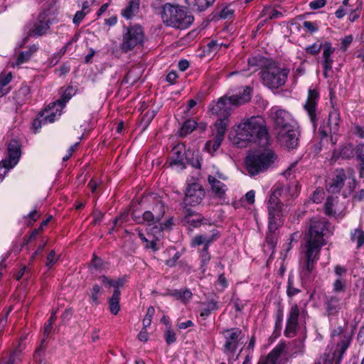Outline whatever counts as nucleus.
I'll list each match as a JSON object with an SVG mask.
<instances>
[{
  "label": "nucleus",
  "mask_w": 364,
  "mask_h": 364,
  "mask_svg": "<svg viewBox=\"0 0 364 364\" xmlns=\"http://www.w3.org/2000/svg\"><path fill=\"white\" fill-rule=\"evenodd\" d=\"M356 158L360 162V166L364 167V152L360 148H357L355 151Z\"/></svg>",
  "instance_id": "64"
},
{
  "label": "nucleus",
  "mask_w": 364,
  "mask_h": 364,
  "mask_svg": "<svg viewBox=\"0 0 364 364\" xmlns=\"http://www.w3.org/2000/svg\"><path fill=\"white\" fill-rule=\"evenodd\" d=\"M50 21L47 11H43L38 16L36 21L33 23L32 28L28 32V36H33L38 37L47 33L50 28Z\"/></svg>",
  "instance_id": "17"
},
{
  "label": "nucleus",
  "mask_w": 364,
  "mask_h": 364,
  "mask_svg": "<svg viewBox=\"0 0 364 364\" xmlns=\"http://www.w3.org/2000/svg\"><path fill=\"white\" fill-rule=\"evenodd\" d=\"M289 70L276 63H267L259 73L263 84L269 89H277L287 81Z\"/></svg>",
  "instance_id": "4"
},
{
  "label": "nucleus",
  "mask_w": 364,
  "mask_h": 364,
  "mask_svg": "<svg viewBox=\"0 0 364 364\" xmlns=\"http://www.w3.org/2000/svg\"><path fill=\"white\" fill-rule=\"evenodd\" d=\"M76 93V89L73 86L68 87L63 92L60 99L50 103L48 107L43 110V117L47 122H53L62 114V110L66 103Z\"/></svg>",
  "instance_id": "6"
},
{
  "label": "nucleus",
  "mask_w": 364,
  "mask_h": 364,
  "mask_svg": "<svg viewBox=\"0 0 364 364\" xmlns=\"http://www.w3.org/2000/svg\"><path fill=\"white\" fill-rule=\"evenodd\" d=\"M120 291H114L112 296L109 299V308L110 312L114 315H117L120 310Z\"/></svg>",
  "instance_id": "35"
},
{
  "label": "nucleus",
  "mask_w": 364,
  "mask_h": 364,
  "mask_svg": "<svg viewBox=\"0 0 364 364\" xmlns=\"http://www.w3.org/2000/svg\"><path fill=\"white\" fill-rule=\"evenodd\" d=\"M162 18L168 26L181 29L186 28L193 21V16L187 9L168 3L163 6Z\"/></svg>",
  "instance_id": "3"
},
{
  "label": "nucleus",
  "mask_w": 364,
  "mask_h": 364,
  "mask_svg": "<svg viewBox=\"0 0 364 364\" xmlns=\"http://www.w3.org/2000/svg\"><path fill=\"white\" fill-rule=\"evenodd\" d=\"M58 260V256L55 252L52 250L47 257L46 265L48 268H51Z\"/></svg>",
  "instance_id": "50"
},
{
  "label": "nucleus",
  "mask_w": 364,
  "mask_h": 364,
  "mask_svg": "<svg viewBox=\"0 0 364 364\" xmlns=\"http://www.w3.org/2000/svg\"><path fill=\"white\" fill-rule=\"evenodd\" d=\"M341 122L340 112L337 109L333 108L329 112L328 126L320 128L319 132L321 136L320 145L323 146L324 141H328V134H336L339 131V124ZM321 147H320V150Z\"/></svg>",
  "instance_id": "13"
},
{
  "label": "nucleus",
  "mask_w": 364,
  "mask_h": 364,
  "mask_svg": "<svg viewBox=\"0 0 364 364\" xmlns=\"http://www.w3.org/2000/svg\"><path fill=\"white\" fill-rule=\"evenodd\" d=\"M218 309V303L214 300L208 301L205 304V306L202 309L200 316H208L210 315V312L215 311Z\"/></svg>",
  "instance_id": "44"
},
{
  "label": "nucleus",
  "mask_w": 364,
  "mask_h": 364,
  "mask_svg": "<svg viewBox=\"0 0 364 364\" xmlns=\"http://www.w3.org/2000/svg\"><path fill=\"white\" fill-rule=\"evenodd\" d=\"M318 99V91L314 88H309L308 92V97L304 105V108L309 115L314 129H316L317 126L318 119L316 117V107Z\"/></svg>",
  "instance_id": "15"
},
{
  "label": "nucleus",
  "mask_w": 364,
  "mask_h": 364,
  "mask_svg": "<svg viewBox=\"0 0 364 364\" xmlns=\"http://www.w3.org/2000/svg\"><path fill=\"white\" fill-rule=\"evenodd\" d=\"M269 214V230L270 232H274L281 225L282 218L288 213L287 206L282 203H268L267 205Z\"/></svg>",
  "instance_id": "11"
},
{
  "label": "nucleus",
  "mask_w": 364,
  "mask_h": 364,
  "mask_svg": "<svg viewBox=\"0 0 364 364\" xmlns=\"http://www.w3.org/2000/svg\"><path fill=\"white\" fill-rule=\"evenodd\" d=\"M237 349L236 343H225L224 346L225 352L228 354L234 353Z\"/></svg>",
  "instance_id": "63"
},
{
  "label": "nucleus",
  "mask_w": 364,
  "mask_h": 364,
  "mask_svg": "<svg viewBox=\"0 0 364 364\" xmlns=\"http://www.w3.org/2000/svg\"><path fill=\"white\" fill-rule=\"evenodd\" d=\"M299 292H300V290L297 288H295L293 286L292 281L291 280L290 278H289L288 287H287V295L291 297V296L296 295Z\"/></svg>",
  "instance_id": "55"
},
{
  "label": "nucleus",
  "mask_w": 364,
  "mask_h": 364,
  "mask_svg": "<svg viewBox=\"0 0 364 364\" xmlns=\"http://www.w3.org/2000/svg\"><path fill=\"white\" fill-rule=\"evenodd\" d=\"M30 94V88L27 85L22 86L16 93L15 100L18 103H23L28 99Z\"/></svg>",
  "instance_id": "40"
},
{
  "label": "nucleus",
  "mask_w": 364,
  "mask_h": 364,
  "mask_svg": "<svg viewBox=\"0 0 364 364\" xmlns=\"http://www.w3.org/2000/svg\"><path fill=\"white\" fill-rule=\"evenodd\" d=\"M55 319V314H53L50 318L45 323L44 327H43V334H44V338L48 339L49 335L51 333L52 331V326Z\"/></svg>",
  "instance_id": "47"
},
{
  "label": "nucleus",
  "mask_w": 364,
  "mask_h": 364,
  "mask_svg": "<svg viewBox=\"0 0 364 364\" xmlns=\"http://www.w3.org/2000/svg\"><path fill=\"white\" fill-rule=\"evenodd\" d=\"M252 89L249 86L243 87L242 91L238 94L230 96L235 105L240 106L250 100Z\"/></svg>",
  "instance_id": "30"
},
{
  "label": "nucleus",
  "mask_w": 364,
  "mask_h": 364,
  "mask_svg": "<svg viewBox=\"0 0 364 364\" xmlns=\"http://www.w3.org/2000/svg\"><path fill=\"white\" fill-rule=\"evenodd\" d=\"M102 294L103 289L102 287L97 284H93L92 287L87 293L89 297V302L92 305H99L100 304V297Z\"/></svg>",
  "instance_id": "34"
},
{
  "label": "nucleus",
  "mask_w": 364,
  "mask_h": 364,
  "mask_svg": "<svg viewBox=\"0 0 364 364\" xmlns=\"http://www.w3.org/2000/svg\"><path fill=\"white\" fill-rule=\"evenodd\" d=\"M185 146L182 144L175 146L171 151L170 165L176 166L181 169L185 168Z\"/></svg>",
  "instance_id": "23"
},
{
  "label": "nucleus",
  "mask_w": 364,
  "mask_h": 364,
  "mask_svg": "<svg viewBox=\"0 0 364 364\" xmlns=\"http://www.w3.org/2000/svg\"><path fill=\"white\" fill-rule=\"evenodd\" d=\"M349 343H330L315 364H341Z\"/></svg>",
  "instance_id": "8"
},
{
  "label": "nucleus",
  "mask_w": 364,
  "mask_h": 364,
  "mask_svg": "<svg viewBox=\"0 0 364 364\" xmlns=\"http://www.w3.org/2000/svg\"><path fill=\"white\" fill-rule=\"evenodd\" d=\"M21 156V148L17 140H11L8 145V158L4 160V164L9 168H14Z\"/></svg>",
  "instance_id": "22"
},
{
  "label": "nucleus",
  "mask_w": 364,
  "mask_h": 364,
  "mask_svg": "<svg viewBox=\"0 0 364 364\" xmlns=\"http://www.w3.org/2000/svg\"><path fill=\"white\" fill-rule=\"evenodd\" d=\"M215 0H185L186 4L193 10L203 11L211 6Z\"/></svg>",
  "instance_id": "31"
},
{
  "label": "nucleus",
  "mask_w": 364,
  "mask_h": 364,
  "mask_svg": "<svg viewBox=\"0 0 364 364\" xmlns=\"http://www.w3.org/2000/svg\"><path fill=\"white\" fill-rule=\"evenodd\" d=\"M353 41V37L352 35H348L343 38L341 41V49L342 51H346Z\"/></svg>",
  "instance_id": "53"
},
{
  "label": "nucleus",
  "mask_w": 364,
  "mask_h": 364,
  "mask_svg": "<svg viewBox=\"0 0 364 364\" xmlns=\"http://www.w3.org/2000/svg\"><path fill=\"white\" fill-rule=\"evenodd\" d=\"M154 314H155L154 308L153 306H149L147 309L146 314L143 319V327L144 328H146L147 327H149L151 325L152 318L154 316Z\"/></svg>",
  "instance_id": "48"
},
{
  "label": "nucleus",
  "mask_w": 364,
  "mask_h": 364,
  "mask_svg": "<svg viewBox=\"0 0 364 364\" xmlns=\"http://www.w3.org/2000/svg\"><path fill=\"white\" fill-rule=\"evenodd\" d=\"M277 137L279 143L287 149H294L298 145L299 132L294 126L289 129L277 130Z\"/></svg>",
  "instance_id": "16"
},
{
  "label": "nucleus",
  "mask_w": 364,
  "mask_h": 364,
  "mask_svg": "<svg viewBox=\"0 0 364 364\" xmlns=\"http://www.w3.org/2000/svg\"><path fill=\"white\" fill-rule=\"evenodd\" d=\"M287 193V187L282 184H276L272 189L268 203H273L274 205L275 203H282L281 199L285 200Z\"/></svg>",
  "instance_id": "28"
},
{
  "label": "nucleus",
  "mask_w": 364,
  "mask_h": 364,
  "mask_svg": "<svg viewBox=\"0 0 364 364\" xmlns=\"http://www.w3.org/2000/svg\"><path fill=\"white\" fill-rule=\"evenodd\" d=\"M208 181L210 185L213 198L218 200V203H222L224 202L228 190L226 185L212 176H208Z\"/></svg>",
  "instance_id": "21"
},
{
  "label": "nucleus",
  "mask_w": 364,
  "mask_h": 364,
  "mask_svg": "<svg viewBox=\"0 0 364 364\" xmlns=\"http://www.w3.org/2000/svg\"><path fill=\"white\" fill-rule=\"evenodd\" d=\"M345 181L347 182L350 191L355 188V182L353 170L350 168L346 170L343 168L336 169L333 177L327 184V191L331 193H338L343 188Z\"/></svg>",
  "instance_id": "7"
},
{
  "label": "nucleus",
  "mask_w": 364,
  "mask_h": 364,
  "mask_svg": "<svg viewBox=\"0 0 364 364\" xmlns=\"http://www.w3.org/2000/svg\"><path fill=\"white\" fill-rule=\"evenodd\" d=\"M154 211L155 213H153L151 211L144 212L141 218L142 223L146 222L149 225L159 223L164 215V207L161 203H159L156 204L154 208Z\"/></svg>",
  "instance_id": "25"
},
{
  "label": "nucleus",
  "mask_w": 364,
  "mask_h": 364,
  "mask_svg": "<svg viewBox=\"0 0 364 364\" xmlns=\"http://www.w3.org/2000/svg\"><path fill=\"white\" fill-rule=\"evenodd\" d=\"M31 56V50H26V51L21 52L17 58L16 65H19L22 63H26V61H28L29 60Z\"/></svg>",
  "instance_id": "52"
},
{
  "label": "nucleus",
  "mask_w": 364,
  "mask_h": 364,
  "mask_svg": "<svg viewBox=\"0 0 364 364\" xmlns=\"http://www.w3.org/2000/svg\"><path fill=\"white\" fill-rule=\"evenodd\" d=\"M303 26L311 33H314L318 30V26L315 22L304 21Z\"/></svg>",
  "instance_id": "57"
},
{
  "label": "nucleus",
  "mask_w": 364,
  "mask_h": 364,
  "mask_svg": "<svg viewBox=\"0 0 364 364\" xmlns=\"http://www.w3.org/2000/svg\"><path fill=\"white\" fill-rule=\"evenodd\" d=\"M235 102L230 97L223 96L213 106L211 112L213 114L218 117L216 122H225V126H228V117L230 115L234 107Z\"/></svg>",
  "instance_id": "10"
},
{
  "label": "nucleus",
  "mask_w": 364,
  "mask_h": 364,
  "mask_svg": "<svg viewBox=\"0 0 364 364\" xmlns=\"http://www.w3.org/2000/svg\"><path fill=\"white\" fill-rule=\"evenodd\" d=\"M322 43H315L306 48V51L311 55H316L319 53L321 49L323 50Z\"/></svg>",
  "instance_id": "51"
},
{
  "label": "nucleus",
  "mask_w": 364,
  "mask_h": 364,
  "mask_svg": "<svg viewBox=\"0 0 364 364\" xmlns=\"http://www.w3.org/2000/svg\"><path fill=\"white\" fill-rule=\"evenodd\" d=\"M261 16L265 17L266 19L279 18L282 16V13L275 9L266 7L262 10Z\"/></svg>",
  "instance_id": "38"
},
{
  "label": "nucleus",
  "mask_w": 364,
  "mask_h": 364,
  "mask_svg": "<svg viewBox=\"0 0 364 364\" xmlns=\"http://www.w3.org/2000/svg\"><path fill=\"white\" fill-rule=\"evenodd\" d=\"M233 143L245 146L250 143L265 146L269 144V134L264 119L260 116L252 117L240 122L235 128Z\"/></svg>",
  "instance_id": "2"
},
{
  "label": "nucleus",
  "mask_w": 364,
  "mask_h": 364,
  "mask_svg": "<svg viewBox=\"0 0 364 364\" xmlns=\"http://www.w3.org/2000/svg\"><path fill=\"white\" fill-rule=\"evenodd\" d=\"M269 115L275 123L277 130L289 129L294 126L291 114L279 106L272 107L269 111Z\"/></svg>",
  "instance_id": "14"
},
{
  "label": "nucleus",
  "mask_w": 364,
  "mask_h": 364,
  "mask_svg": "<svg viewBox=\"0 0 364 364\" xmlns=\"http://www.w3.org/2000/svg\"><path fill=\"white\" fill-rule=\"evenodd\" d=\"M183 220L185 223L193 228H197L200 225L203 218L200 215L186 208V215Z\"/></svg>",
  "instance_id": "33"
},
{
  "label": "nucleus",
  "mask_w": 364,
  "mask_h": 364,
  "mask_svg": "<svg viewBox=\"0 0 364 364\" xmlns=\"http://www.w3.org/2000/svg\"><path fill=\"white\" fill-rule=\"evenodd\" d=\"M138 69H133L128 72L127 75L124 77L122 80L123 84H130L134 85L136 83L139 79V73H137Z\"/></svg>",
  "instance_id": "41"
},
{
  "label": "nucleus",
  "mask_w": 364,
  "mask_h": 364,
  "mask_svg": "<svg viewBox=\"0 0 364 364\" xmlns=\"http://www.w3.org/2000/svg\"><path fill=\"white\" fill-rule=\"evenodd\" d=\"M335 51V48L332 47L331 43L325 42L323 45L322 53V65L324 70H331L333 60L332 55Z\"/></svg>",
  "instance_id": "26"
},
{
  "label": "nucleus",
  "mask_w": 364,
  "mask_h": 364,
  "mask_svg": "<svg viewBox=\"0 0 364 364\" xmlns=\"http://www.w3.org/2000/svg\"><path fill=\"white\" fill-rule=\"evenodd\" d=\"M207 247H203L200 253V269L202 273H204L206 270V266L210 260V255L208 251Z\"/></svg>",
  "instance_id": "42"
},
{
  "label": "nucleus",
  "mask_w": 364,
  "mask_h": 364,
  "mask_svg": "<svg viewBox=\"0 0 364 364\" xmlns=\"http://www.w3.org/2000/svg\"><path fill=\"white\" fill-rule=\"evenodd\" d=\"M140 0H129L127 6L122 10V16L127 19H132L139 13Z\"/></svg>",
  "instance_id": "29"
},
{
  "label": "nucleus",
  "mask_w": 364,
  "mask_h": 364,
  "mask_svg": "<svg viewBox=\"0 0 364 364\" xmlns=\"http://www.w3.org/2000/svg\"><path fill=\"white\" fill-rule=\"evenodd\" d=\"M233 14V11L230 7H225L222 9L220 14L221 18H230Z\"/></svg>",
  "instance_id": "61"
},
{
  "label": "nucleus",
  "mask_w": 364,
  "mask_h": 364,
  "mask_svg": "<svg viewBox=\"0 0 364 364\" xmlns=\"http://www.w3.org/2000/svg\"><path fill=\"white\" fill-rule=\"evenodd\" d=\"M197 123L194 120H187L183 124L181 129V134L186 135L187 134L193 131L196 127Z\"/></svg>",
  "instance_id": "46"
},
{
  "label": "nucleus",
  "mask_w": 364,
  "mask_h": 364,
  "mask_svg": "<svg viewBox=\"0 0 364 364\" xmlns=\"http://www.w3.org/2000/svg\"><path fill=\"white\" fill-rule=\"evenodd\" d=\"M144 38V33L141 26L134 25L125 28L123 32L121 48L124 52L132 50L135 47L141 45Z\"/></svg>",
  "instance_id": "9"
},
{
  "label": "nucleus",
  "mask_w": 364,
  "mask_h": 364,
  "mask_svg": "<svg viewBox=\"0 0 364 364\" xmlns=\"http://www.w3.org/2000/svg\"><path fill=\"white\" fill-rule=\"evenodd\" d=\"M326 4V0H314L310 2L309 6L311 9L316 10L322 8Z\"/></svg>",
  "instance_id": "58"
},
{
  "label": "nucleus",
  "mask_w": 364,
  "mask_h": 364,
  "mask_svg": "<svg viewBox=\"0 0 364 364\" xmlns=\"http://www.w3.org/2000/svg\"><path fill=\"white\" fill-rule=\"evenodd\" d=\"M299 313V309L296 304H294L291 306L284 331V334L287 338H291L296 333Z\"/></svg>",
  "instance_id": "20"
},
{
  "label": "nucleus",
  "mask_w": 364,
  "mask_h": 364,
  "mask_svg": "<svg viewBox=\"0 0 364 364\" xmlns=\"http://www.w3.org/2000/svg\"><path fill=\"white\" fill-rule=\"evenodd\" d=\"M223 334L228 341H237L245 338V331L238 328H232L224 330Z\"/></svg>",
  "instance_id": "32"
},
{
  "label": "nucleus",
  "mask_w": 364,
  "mask_h": 364,
  "mask_svg": "<svg viewBox=\"0 0 364 364\" xmlns=\"http://www.w3.org/2000/svg\"><path fill=\"white\" fill-rule=\"evenodd\" d=\"M171 295L183 302L190 300L192 297V293L188 289H176L171 293Z\"/></svg>",
  "instance_id": "37"
},
{
  "label": "nucleus",
  "mask_w": 364,
  "mask_h": 364,
  "mask_svg": "<svg viewBox=\"0 0 364 364\" xmlns=\"http://www.w3.org/2000/svg\"><path fill=\"white\" fill-rule=\"evenodd\" d=\"M323 192L322 190H316L314 192L311 200L314 203H318L323 199Z\"/></svg>",
  "instance_id": "59"
},
{
  "label": "nucleus",
  "mask_w": 364,
  "mask_h": 364,
  "mask_svg": "<svg viewBox=\"0 0 364 364\" xmlns=\"http://www.w3.org/2000/svg\"><path fill=\"white\" fill-rule=\"evenodd\" d=\"M219 237L218 232L216 230L213 231L210 235H196L192 239L191 245L193 247L200 246L204 244V247L208 248L210 244L216 240Z\"/></svg>",
  "instance_id": "27"
},
{
  "label": "nucleus",
  "mask_w": 364,
  "mask_h": 364,
  "mask_svg": "<svg viewBox=\"0 0 364 364\" xmlns=\"http://www.w3.org/2000/svg\"><path fill=\"white\" fill-rule=\"evenodd\" d=\"M275 159L276 156L271 150L250 154L245 159L246 169L250 175L255 176L264 171L274 163Z\"/></svg>",
  "instance_id": "5"
},
{
  "label": "nucleus",
  "mask_w": 364,
  "mask_h": 364,
  "mask_svg": "<svg viewBox=\"0 0 364 364\" xmlns=\"http://www.w3.org/2000/svg\"><path fill=\"white\" fill-rule=\"evenodd\" d=\"M143 242L144 243L145 248L151 249L154 252L158 250V248L156 247V242L153 238H151L150 240L146 238V242Z\"/></svg>",
  "instance_id": "60"
},
{
  "label": "nucleus",
  "mask_w": 364,
  "mask_h": 364,
  "mask_svg": "<svg viewBox=\"0 0 364 364\" xmlns=\"http://www.w3.org/2000/svg\"><path fill=\"white\" fill-rule=\"evenodd\" d=\"M343 296L337 294H329L324 299L326 311L328 316H335L342 309Z\"/></svg>",
  "instance_id": "19"
},
{
  "label": "nucleus",
  "mask_w": 364,
  "mask_h": 364,
  "mask_svg": "<svg viewBox=\"0 0 364 364\" xmlns=\"http://www.w3.org/2000/svg\"><path fill=\"white\" fill-rule=\"evenodd\" d=\"M88 13V11H77L73 19V22L75 25H78L82 19L85 18V15Z\"/></svg>",
  "instance_id": "54"
},
{
  "label": "nucleus",
  "mask_w": 364,
  "mask_h": 364,
  "mask_svg": "<svg viewBox=\"0 0 364 364\" xmlns=\"http://www.w3.org/2000/svg\"><path fill=\"white\" fill-rule=\"evenodd\" d=\"M205 197V191L198 183L188 184L183 199V208L199 205Z\"/></svg>",
  "instance_id": "12"
},
{
  "label": "nucleus",
  "mask_w": 364,
  "mask_h": 364,
  "mask_svg": "<svg viewBox=\"0 0 364 364\" xmlns=\"http://www.w3.org/2000/svg\"><path fill=\"white\" fill-rule=\"evenodd\" d=\"M338 203V198L331 196L328 197L325 203V212L327 215H331L336 213L333 210V207Z\"/></svg>",
  "instance_id": "45"
},
{
  "label": "nucleus",
  "mask_w": 364,
  "mask_h": 364,
  "mask_svg": "<svg viewBox=\"0 0 364 364\" xmlns=\"http://www.w3.org/2000/svg\"><path fill=\"white\" fill-rule=\"evenodd\" d=\"M333 289L332 294H337L338 295H343L346 291V281L338 278L333 283Z\"/></svg>",
  "instance_id": "43"
},
{
  "label": "nucleus",
  "mask_w": 364,
  "mask_h": 364,
  "mask_svg": "<svg viewBox=\"0 0 364 364\" xmlns=\"http://www.w3.org/2000/svg\"><path fill=\"white\" fill-rule=\"evenodd\" d=\"M286 345L284 343H281L276 348H274L267 356L260 358L257 364H277L278 358L284 353L288 355L289 353L285 350Z\"/></svg>",
  "instance_id": "24"
},
{
  "label": "nucleus",
  "mask_w": 364,
  "mask_h": 364,
  "mask_svg": "<svg viewBox=\"0 0 364 364\" xmlns=\"http://www.w3.org/2000/svg\"><path fill=\"white\" fill-rule=\"evenodd\" d=\"M47 123H50V122L48 121L47 122V120H46V119L43 117V111L42 113L41 114V116L33 121V128L36 130H37L41 127L42 124H47Z\"/></svg>",
  "instance_id": "56"
},
{
  "label": "nucleus",
  "mask_w": 364,
  "mask_h": 364,
  "mask_svg": "<svg viewBox=\"0 0 364 364\" xmlns=\"http://www.w3.org/2000/svg\"><path fill=\"white\" fill-rule=\"evenodd\" d=\"M328 223L325 220H312L306 244L304 257L301 259L299 272L302 280L311 282L314 278L315 264L318 260L320 250L325 245L323 237L326 235Z\"/></svg>",
  "instance_id": "1"
},
{
  "label": "nucleus",
  "mask_w": 364,
  "mask_h": 364,
  "mask_svg": "<svg viewBox=\"0 0 364 364\" xmlns=\"http://www.w3.org/2000/svg\"><path fill=\"white\" fill-rule=\"evenodd\" d=\"M185 163L191 165L193 167L199 168L200 167V163L198 159V154H195L193 151L191 150L186 151L185 150Z\"/></svg>",
  "instance_id": "36"
},
{
  "label": "nucleus",
  "mask_w": 364,
  "mask_h": 364,
  "mask_svg": "<svg viewBox=\"0 0 364 364\" xmlns=\"http://www.w3.org/2000/svg\"><path fill=\"white\" fill-rule=\"evenodd\" d=\"M215 127L216 132L213 139L208 141L205 144V148L210 152L215 151L218 149L224 139L227 129L225 121L216 122Z\"/></svg>",
  "instance_id": "18"
},
{
  "label": "nucleus",
  "mask_w": 364,
  "mask_h": 364,
  "mask_svg": "<svg viewBox=\"0 0 364 364\" xmlns=\"http://www.w3.org/2000/svg\"><path fill=\"white\" fill-rule=\"evenodd\" d=\"M350 239L352 242H355L357 248H360L364 244V231L360 229H355L350 233Z\"/></svg>",
  "instance_id": "39"
},
{
  "label": "nucleus",
  "mask_w": 364,
  "mask_h": 364,
  "mask_svg": "<svg viewBox=\"0 0 364 364\" xmlns=\"http://www.w3.org/2000/svg\"><path fill=\"white\" fill-rule=\"evenodd\" d=\"M126 282V279L122 277V278H119L117 280H113V285L112 287H114V291H119V288L123 287L124 284H125Z\"/></svg>",
  "instance_id": "62"
},
{
  "label": "nucleus",
  "mask_w": 364,
  "mask_h": 364,
  "mask_svg": "<svg viewBox=\"0 0 364 364\" xmlns=\"http://www.w3.org/2000/svg\"><path fill=\"white\" fill-rule=\"evenodd\" d=\"M340 155L343 159H350L354 155V149L353 145L348 144L344 146L341 151Z\"/></svg>",
  "instance_id": "49"
}]
</instances>
